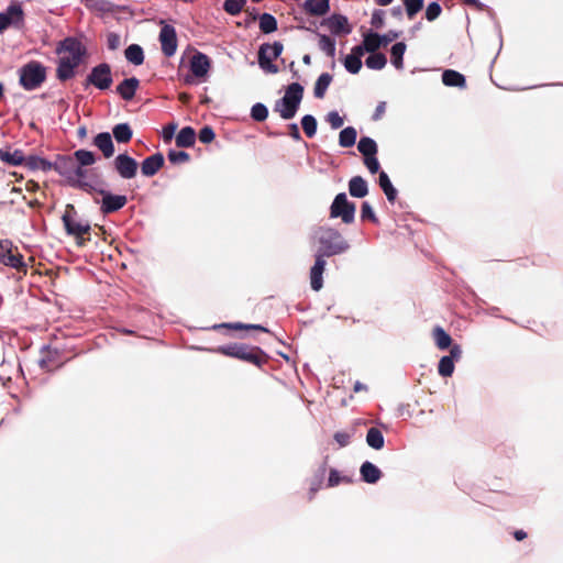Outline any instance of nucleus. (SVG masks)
<instances>
[{
  "instance_id": "1",
  "label": "nucleus",
  "mask_w": 563,
  "mask_h": 563,
  "mask_svg": "<svg viewBox=\"0 0 563 563\" xmlns=\"http://www.w3.org/2000/svg\"><path fill=\"white\" fill-rule=\"evenodd\" d=\"M96 156L92 152L78 150L73 155H58L53 162V170L65 177L69 184L79 185L85 190L96 194V202L106 214V189L101 181L88 176V167L93 165Z\"/></svg>"
},
{
  "instance_id": "2",
  "label": "nucleus",
  "mask_w": 563,
  "mask_h": 563,
  "mask_svg": "<svg viewBox=\"0 0 563 563\" xmlns=\"http://www.w3.org/2000/svg\"><path fill=\"white\" fill-rule=\"evenodd\" d=\"M314 239L320 244L317 255L322 257L342 254L350 249L341 233L332 228H319L314 232Z\"/></svg>"
},
{
  "instance_id": "3",
  "label": "nucleus",
  "mask_w": 563,
  "mask_h": 563,
  "mask_svg": "<svg viewBox=\"0 0 563 563\" xmlns=\"http://www.w3.org/2000/svg\"><path fill=\"white\" fill-rule=\"evenodd\" d=\"M303 88L301 85L294 82L288 86L284 97L276 102L274 111L278 112L284 120L295 117L301 102Z\"/></svg>"
},
{
  "instance_id": "4",
  "label": "nucleus",
  "mask_w": 563,
  "mask_h": 563,
  "mask_svg": "<svg viewBox=\"0 0 563 563\" xmlns=\"http://www.w3.org/2000/svg\"><path fill=\"white\" fill-rule=\"evenodd\" d=\"M46 80V68L37 60H31L19 69V84L25 90H35Z\"/></svg>"
},
{
  "instance_id": "5",
  "label": "nucleus",
  "mask_w": 563,
  "mask_h": 563,
  "mask_svg": "<svg viewBox=\"0 0 563 563\" xmlns=\"http://www.w3.org/2000/svg\"><path fill=\"white\" fill-rule=\"evenodd\" d=\"M0 263L24 275L27 272L23 255L19 252L18 246L9 240H0Z\"/></svg>"
},
{
  "instance_id": "6",
  "label": "nucleus",
  "mask_w": 563,
  "mask_h": 563,
  "mask_svg": "<svg viewBox=\"0 0 563 563\" xmlns=\"http://www.w3.org/2000/svg\"><path fill=\"white\" fill-rule=\"evenodd\" d=\"M283 48L284 46L279 42L261 45L258 49V65L265 73L276 74L278 71V67L273 62L280 56Z\"/></svg>"
},
{
  "instance_id": "7",
  "label": "nucleus",
  "mask_w": 563,
  "mask_h": 563,
  "mask_svg": "<svg viewBox=\"0 0 563 563\" xmlns=\"http://www.w3.org/2000/svg\"><path fill=\"white\" fill-rule=\"evenodd\" d=\"M77 210L76 208L68 203L65 207V212L62 217L65 230L67 234L73 235L77 239H82L85 234L89 233L90 227L88 223H82L77 220Z\"/></svg>"
},
{
  "instance_id": "8",
  "label": "nucleus",
  "mask_w": 563,
  "mask_h": 563,
  "mask_svg": "<svg viewBox=\"0 0 563 563\" xmlns=\"http://www.w3.org/2000/svg\"><path fill=\"white\" fill-rule=\"evenodd\" d=\"M57 53L62 55L59 60L68 62V64L71 65L74 64V67L76 68L81 62L84 48L78 40L74 37H67L60 42V45L57 48Z\"/></svg>"
},
{
  "instance_id": "9",
  "label": "nucleus",
  "mask_w": 563,
  "mask_h": 563,
  "mask_svg": "<svg viewBox=\"0 0 563 563\" xmlns=\"http://www.w3.org/2000/svg\"><path fill=\"white\" fill-rule=\"evenodd\" d=\"M331 218H341L344 223H352L355 217V205L347 200L344 192L336 195L331 207Z\"/></svg>"
},
{
  "instance_id": "10",
  "label": "nucleus",
  "mask_w": 563,
  "mask_h": 563,
  "mask_svg": "<svg viewBox=\"0 0 563 563\" xmlns=\"http://www.w3.org/2000/svg\"><path fill=\"white\" fill-rule=\"evenodd\" d=\"M210 70V59L202 53H195L190 58L191 75L185 77L186 84H195V78L205 80Z\"/></svg>"
},
{
  "instance_id": "11",
  "label": "nucleus",
  "mask_w": 563,
  "mask_h": 563,
  "mask_svg": "<svg viewBox=\"0 0 563 563\" xmlns=\"http://www.w3.org/2000/svg\"><path fill=\"white\" fill-rule=\"evenodd\" d=\"M64 364L60 352L56 347L45 346L41 351L38 365L46 372H52Z\"/></svg>"
},
{
  "instance_id": "12",
  "label": "nucleus",
  "mask_w": 563,
  "mask_h": 563,
  "mask_svg": "<svg viewBox=\"0 0 563 563\" xmlns=\"http://www.w3.org/2000/svg\"><path fill=\"white\" fill-rule=\"evenodd\" d=\"M333 35H347L352 32V25L346 16L342 14H332L322 21Z\"/></svg>"
},
{
  "instance_id": "13",
  "label": "nucleus",
  "mask_w": 563,
  "mask_h": 563,
  "mask_svg": "<svg viewBox=\"0 0 563 563\" xmlns=\"http://www.w3.org/2000/svg\"><path fill=\"white\" fill-rule=\"evenodd\" d=\"M159 42L163 53L170 57L177 51V35L172 25L164 24L159 32Z\"/></svg>"
},
{
  "instance_id": "14",
  "label": "nucleus",
  "mask_w": 563,
  "mask_h": 563,
  "mask_svg": "<svg viewBox=\"0 0 563 563\" xmlns=\"http://www.w3.org/2000/svg\"><path fill=\"white\" fill-rule=\"evenodd\" d=\"M114 168L122 178L131 179L137 170V163L126 154H120L114 158Z\"/></svg>"
},
{
  "instance_id": "15",
  "label": "nucleus",
  "mask_w": 563,
  "mask_h": 563,
  "mask_svg": "<svg viewBox=\"0 0 563 563\" xmlns=\"http://www.w3.org/2000/svg\"><path fill=\"white\" fill-rule=\"evenodd\" d=\"M363 55L364 54L362 52V48L357 47V46H354L351 49V53L345 55L343 60H342L346 71H349L350 74H353V75L360 73V70L362 68V57H363Z\"/></svg>"
},
{
  "instance_id": "16",
  "label": "nucleus",
  "mask_w": 563,
  "mask_h": 563,
  "mask_svg": "<svg viewBox=\"0 0 563 563\" xmlns=\"http://www.w3.org/2000/svg\"><path fill=\"white\" fill-rule=\"evenodd\" d=\"M325 267V260L321 255H316L314 265L310 271V284L311 288L319 291L322 288L323 279L322 275Z\"/></svg>"
},
{
  "instance_id": "17",
  "label": "nucleus",
  "mask_w": 563,
  "mask_h": 563,
  "mask_svg": "<svg viewBox=\"0 0 563 563\" xmlns=\"http://www.w3.org/2000/svg\"><path fill=\"white\" fill-rule=\"evenodd\" d=\"M380 34L375 32H366L363 34V42L360 45H356L357 47L362 48L363 54L365 53H376L382 45Z\"/></svg>"
},
{
  "instance_id": "18",
  "label": "nucleus",
  "mask_w": 563,
  "mask_h": 563,
  "mask_svg": "<svg viewBox=\"0 0 563 563\" xmlns=\"http://www.w3.org/2000/svg\"><path fill=\"white\" fill-rule=\"evenodd\" d=\"M139 85L140 81L137 78H126L118 85L117 92L121 96L122 99L131 100L134 97L135 91L139 88Z\"/></svg>"
},
{
  "instance_id": "19",
  "label": "nucleus",
  "mask_w": 563,
  "mask_h": 563,
  "mask_svg": "<svg viewBox=\"0 0 563 563\" xmlns=\"http://www.w3.org/2000/svg\"><path fill=\"white\" fill-rule=\"evenodd\" d=\"M164 157L162 154H154L145 158L142 163L141 170L145 176L155 175L163 166Z\"/></svg>"
},
{
  "instance_id": "20",
  "label": "nucleus",
  "mask_w": 563,
  "mask_h": 563,
  "mask_svg": "<svg viewBox=\"0 0 563 563\" xmlns=\"http://www.w3.org/2000/svg\"><path fill=\"white\" fill-rule=\"evenodd\" d=\"M221 353L224 355L238 357L241 360H253L254 355L252 352H250L246 347L241 345H229V346H222L219 349Z\"/></svg>"
},
{
  "instance_id": "21",
  "label": "nucleus",
  "mask_w": 563,
  "mask_h": 563,
  "mask_svg": "<svg viewBox=\"0 0 563 563\" xmlns=\"http://www.w3.org/2000/svg\"><path fill=\"white\" fill-rule=\"evenodd\" d=\"M442 82L448 87H465V78L462 74L453 69H446L442 74Z\"/></svg>"
},
{
  "instance_id": "22",
  "label": "nucleus",
  "mask_w": 563,
  "mask_h": 563,
  "mask_svg": "<svg viewBox=\"0 0 563 563\" xmlns=\"http://www.w3.org/2000/svg\"><path fill=\"white\" fill-rule=\"evenodd\" d=\"M360 471L362 478L369 484L376 483L382 476L379 468L371 462L363 463Z\"/></svg>"
},
{
  "instance_id": "23",
  "label": "nucleus",
  "mask_w": 563,
  "mask_h": 563,
  "mask_svg": "<svg viewBox=\"0 0 563 563\" xmlns=\"http://www.w3.org/2000/svg\"><path fill=\"white\" fill-rule=\"evenodd\" d=\"M349 191L353 197L363 198L368 192L367 183L361 176H355L349 183Z\"/></svg>"
},
{
  "instance_id": "24",
  "label": "nucleus",
  "mask_w": 563,
  "mask_h": 563,
  "mask_svg": "<svg viewBox=\"0 0 563 563\" xmlns=\"http://www.w3.org/2000/svg\"><path fill=\"white\" fill-rule=\"evenodd\" d=\"M87 81L99 89H106V63L98 65L88 76Z\"/></svg>"
},
{
  "instance_id": "25",
  "label": "nucleus",
  "mask_w": 563,
  "mask_h": 563,
  "mask_svg": "<svg viewBox=\"0 0 563 563\" xmlns=\"http://www.w3.org/2000/svg\"><path fill=\"white\" fill-rule=\"evenodd\" d=\"M0 159L12 166H19L24 163L26 164V158L21 150H15L13 152L0 151Z\"/></svg>"
},
{
  "instance_id": "26",
  "label": "nucleus",
  "mask_w": 563,
  "mask_h": 563,
  "mask_svg": "<svg viewBox=\"0 0 563 563\" xmlns=\"http://www.w3.org/2000/svg\"><path fill=\"white\" fill-rule=\"evenodd\" d=\"M124 56L126 60L135 66L143 64L144 62V53L140 45L131 44L124 51Z\"/></svg>"
},
{
  "instance_id": "27",
  "label": "nucleus",
  "mask_w": 563,
  "mask_h": 563,
  "mask_svg": "<svg viewBox=\"0 0 563 563\" xmlns=\"http://www.w3.org/2000/svg\"><path fill=\"white\" fill-rule=\"evenodd\" d=\"M3 13L11 20L12 25L18 26L23 23L24 12L19 2L11 3Z\"/></svg>"
},
{
  "instance_id": "28",
  "label": "nucleus",
  "mask_w": 563,
  "mask_h": 563,
  "mask_svg": "<svg viewBox=\"0 0 563 563\" xmlns=\"http://www.w3.org/2000/svg\"><path fill=\"white\" fill-rule=\"evenodd\" d=\"M305 8L310 14L323 15L329 10V0H307Z\"/></svg>"
},
{
  "instance_id": "29",
  "label": "nucleus",
  "mask_w": 563,
  "mask_h": 563,
  "mask_svg": "<svg viewBox=\"0 0 563 563\" xmlns=\"http://www.w3.org/2000/svg\"><path fill=\"white\" fill-rule=\"evenodd\" d=\"M196 134L194 129L186 126L176 136V144L179 147H189L195 143Z\"/></svg>"
},
{
  "instance_id": "30",
  "label": "nucleus",
  "mask_w": 563,
  "mask_h": 563,
  "mask_svg": "<svg viewBox=\"0 0 563 563\" xmlns=\"http://www.w3.org/2000/svg\"><path fill=\"white\" fill-rule=\"evenodd\" d=\"M318 45L319 48L329 57L333 58L335 56V41L325 34L318 33Z\"/></svg>"
},
{
  "instance_id": "31",
  "label": "nucleus",
  "mask_w": 563,
  "mask_h": 563,
  "mask_svg": "<svg viewBox=\"0 0 563 563\" xmlns=\"http://www.w3.org/2000/svg\"><path fill=\"white\" fill-rule=\"evenodd\" d=\"M25 165L27 167H30L31 169H41L43 172L53 170V162H49V161L38 157V156L26 157Z\"/></svg>"
},
{
  "instance_id": "32",
  "label": "nucleus",
  "mask_w": 563,
  "mask_h": 563,
  "mask_svg": "<svg viewBox=\"0 0 563 563\" xmlns=\"http://www.w3.org/2000/svg\"><path fill=\"white\" fill-rule=\"evenodd\" d=\"M366 443L375 450L383 449L385 443L383 433L376 428H371L366 435Z\"/></svg>"
},
{
  "instance_id": "33",
  "label": "nucleus",
  "mask_w": 563,
  "mask_h": 563,
  "mask_svg": "<svg viewBox=\"0 0 563 563\" xmlns=\"http://www.w3.org/2000/svg\"><path fill=\"white\" fill-rule=\"evenodd\" d=\"M406 52V44L402 42H398L395 45H393L390 53H391V64L397 69H402L404 63L402 57Z\"/></svg>"
},
{
  "instance_id": "34",
  "label": "nucleus",
  "mask_w": 563,
  "mask_h": 563,
  "mask_svg": "<svg viewBox=\"0 0 563 563\" xmlns=\"http://www.w3.org/2000/svg\"><path fill=\"white\" fill-rule=\"evenodd\" d=\"M332 81V76L328 73H323L319 76L314 85V96L317 98H323L327 89Z\"/></svg>"
},
{
  "instance_id": "35",
  "label": "nucleus",
  "mask_w": 563,
  "mask_h": 563,
  "mask_svg": "<svg viewBox=\"0 0 563 563\" xmlns=\"http://www.w3.org/2000/svg\"><path fill=\"white\" fill-rule=\"evenodd\" d=\"M379 186L386 195L388 201L393 202L396 199L397 191L391 185V181L385 172L379 174Z\"/></svg>"
},
{
  "instance_id": "36",
  "label": "nucleus",
  "mask_w": 563,
  "mask_h": 563,
  "mask_svg": "<svg viewBox=\"0 0 563 563\" xmlns=\"http://www.w3.org/2000/svg\"><path fill=\"white\" fill-rule=\"evenodd\" d=\"M433 339L435 345L440 350H445L451 346L452 339L441 327H437L433 329Z\"/></svg>"
},
{
  "instance_id": "37",
  "label": "nucleus",
  "mask_w": 563,
  "mask_h": 563,
  "mask_svg": "<svg viewBox=\"0 0 563 563\" xmlns=\"http://www.w3.org/2000/svg\"><path fill=\"white\" fill-rule=\"evenodd\" d=\"M387 64V59L382 53H371V55L366 58L365 65L369 69L380 70Z\"/></svg>"
},
{
  "instance_id": "38",
  "label": "nucleus",
  "mask_w": 563,
  "mask_h": 563,
  "mask_svg": "<svg viewBox=\"0 0 563 563\" xmlns=\"http://www.w3.org/2000/svg\"><path fill=\"white\" fill-rule=\"evenodd\" d=\"M260 29L263 33L269 34L277 30V21L269 13H263L260 16Z\"/></svg>"
},
{
  "instance_id": "39",
  "label": "nucleus",
  "mask_w": 563,
  "mask_h": 563,
  "mask_svg": "<svg viewBox=\"0 0 563 563\" xmlns=\"http://www.w3.org/2000/svg\"><path fill=\"white\" fill-rule=\"evenodd\" d=\"M356 141V130L352 126L345 128L340 132L339 143L342 147H350Z\"/></svg>"
},
{
  "instance_id": "40",
  "label": "nucleus",
  "mask_w": 563,
  "mask_h": 563,
  "mask_svg": "<svg viewBox=\"0 0 563 563\" xmlns=\"http://www.w3.org/2000/svg\"><path fill=\"white\" fill-rule=\"evenodd\" d=\"M112 132L114 139L121 143H125L132 137V130L126 123L115 125Z\"/></svg>"
},
{
  "instance_id": "41",
  "label": "nucleus",
  "mask_w": 563,
  "mask_h": 563,
  "mask_svg": "<svg viewBox=\"0 0 563 563\" xmlns=\"http://www.w3.org/2000/svg\"><path fill=\"white\" fill-rule=\"evenodd\" d=\"M357 148L364 157L375 155L377 152V145L371 137H362L358 142Z\"/></svg>"
},
{
  "instance_id": "42",
  "label": "nucleus",
  "mask_w": 563,
  "mask_h": 563,
  "mask_svg": "<svg viewBox=\"0 0 563 563\" xmlns=\"http://www.w3.org/2000/svg\"><path fill=\"white\" fill-rule=\"evenodd\" d=\"M74 64H68V62H62L59 60L58 67H57V78L62 81H66L74 77Z\"/></svg>"
},
{
  "instance_id": "43",
  "label": "nucleus",
  "mask_w": 563,
  "mask_h": 563,
  "mask_svg": "<svg viewBox=\"0 0 563 563\" xmlns=\"http://www.w3.org/2000/svg\"><path fill=\"white\" fill-rule=\"evenodd\" d=\"M454 361H452V357L442 356L439 362V374L443 377H450L454 372Z\"/></svg>"
},
{
  "instance_id": "44",
  "label": "nucleus",
  "mask_w": 563,
  "mask_h": 563,
  "mask_svg": "<svg viewBox=\"0 0 563 563\" xmlns=\"http://www.w3.org/2000/svg\"><path fill=\"white\" fill-rule=\"evenodd\" d=\"M126 203V197L123 195H110L108 194V212H113Z\"/></svg>"
},
{
  "instance_id": "45",
  "label": "nucleus",
  "mask_w": 563,
  "mask_h": 563,
  "mask_svg": "<svg viewBox=\"0 0 563 563\" xmlns=\"http://www.w3.org/2000/svg\"><path fill=\"white\" fill-rule=\"evenodd\" d=\"M301 125L307 136L312 137L317 132V120L314 117L307 114L301 119Z\"/></svg>"
},
{
  "instance_id": "46",
  "label": "nucleus",
  "mask_w": 563,
  "mask_h": 563,
  "mask_svg": "<svg viewBox=\"0 0 563 563\" xmlns=\"http://www.w3.org/2000/svg\"><path fill=\"white\" fill-rule=\"evenodd\" d=\"M405 4L406 12L411 19L416 15L423 7V0H401Z\"/></svg>"
},
{
  "instance_id": "47",
  "label": "nucleus",
  "mask_w": 563,
  "mask_h": 563,
  "mask_svg": "<svg viewBox=\"0 0 563 563\" xmlns=\"http://www.w3.org/2000/svg\"><path fill=\"white\" fill-rule=\"evenodd\" d=\"M251 115L255 121H264L268 115V110L263 103H255L252 107Z\"/></svg>"
},
{
  "instance_id": "48",
  "label": "nucleus",
  "mask_w": 563,
  "mask_h": 563,
  "mask_svg": "<svg viewBox=\"0 0 563 563\" xmlns=\"http://www.w3.org/2000/svg\"><path fill=\"white\" fill-rule=\"evenodd\" d=\"M244 3L245 0H225L223 7L229 14L235 15L242 10Z\"/></svg>"
},
{
  "instance_id": "49",
  "label": "nucleus",
  "mask_w": 563,
  "mask_h": 563,
  "mask_svg": "<svg viewBox=\"0 0 563 563\" xmlns=\"http://www.w3.org/2000/svg\"><path fill=\"white\" fill-rule=\"evenodd\" d=\"M327 121L334 130L340 129L344 123L343 118L336 111L329 112Z\"/></svg>"
},
{
  "instance_id": "50",
  "label": "nucleus",
  "mask_w": 563,
  "mask_h": 563,
  "mask_svg": "<svg viewBox=\"0 0 563 563\" xmlns=\"http://www.w3.org/2000/svg\"><path fill=\"white\" fill-rule=\"evenodd\" d=\"M441 7L437 2H431L426 10V18L429 21L435 20L441 14Z\"/></svg>"
},
{
  "instance_id": "51",
  "label": "nucleus",
  "mask_w": 563,
  "mask_h": 563,
  "mask_svg": "<svg viewBox=\"0 0 563 563\" xmlns=\"http://www.w3.org/2000/svg\"><path fill=\"white\" fill-rule=\"evenodd\" d=\"M168 159L173 163H183L189 159V155L183 151H170L168 153Z\"/></svg>"
},
{
  "instance_id": "52",
  "label": "nucleus",
  "mask_w": 563,
  "mask_h": 563,
  "mask_svg": "<svg viewBox=\"0 0 563 563\" xmlns=\"http://www.w3.org/2000/svg\"><path fill=\"white\" fill-rule=\"evenodd\" d=\"M177 126L178 125L176 123H169L163 128L162 136L165 142H169L174 137Z\"/></svg>"
},
{
  "instance_id": "53",
  "label": "nucleus",
  "mask_w": 563,
  "mask_h": 563,
  "mask_svg": "<svg viewBox=\"0 0 563 563\" xmlns=\"http://www.w3.org/2000/svg\"><path fill=\"white\" fill-rule=\"evenodd\" d=\"M214 139V132L210 126H205L200 130L199 140L202 143H210Z\"/></svg>"
},
{
  "instance_id": "54",
  "label": "nucleus",
  "mask_w": 563,
  "mask_h": 563,
  "mask_svg": "<svg viewBox=\"0 0 563 563\" xmlns=\"http://www.w3.org/2000/svg\"><path fill=\"white\" fill-rule=\"evenodd\" d=\"M364 164L366 165V167L368 168V170L372 174L377 173L379 169V163H378L377 158L375 157V155L364 157Z\"/></svg>"
},
{
  "instance_id": "55",
  "label": "nucleus",
  "mask_w": 563,
  "mask_h": 563,
  "mask_svg": "<svg viewBox=\"0 0 563 563\" xmlns=\"http://www.w3.org/2000/svg\"><path fill=\"white\" fill-rule=\"evenodd\" d=\"M362 218L363 219H369L372 221H376V217H375V213L373 211V208L371 207V205L368 202H364L362 205Z\"/></svg>"
},
{
  "instance_id": "56",
  "label": "nucleus",
  "mask_w": 563,
  "mask_h": 563,
  "mask_svg": "<svg viewBox=\"0 0 563 563\" xmlns=\"http://www.w3.org/2000/svg\"><path fill=\"white\" fill-rule=\"evenodd\" d=\"M93 143L103 153V155L106 156V132L99 133L95 137V142Z\"/></svg>"
},
{
  "instance_id": "57",
  "label": "nucleus",
  "mask_w": 563,
  "mask_h": 563,
  "mask_svg": "<svg viewBox=\"0 0 563 563\" xmlns=\"http://www.w3.org/2000/svg\"><path fill=\"white\" fill-rule=\"evenodd\" d=\"M334 440L340 444V446H345L350 443V434L346 432H336L334 434Z\"/></svg>"
},
{
  "instance_id": "58",
  "label": "nucleus",
  "mask_w": 563,
  "mask_h": 563,
  "mask_svg": "<svg viewBox=\"0 0 563 563\" xmlns=\"http://www.w3.org/2000/svg\"><path fill=\"white\" fill-rule=\"evenodd\" d=\"M448 357H452V361H459L462 356V349L460 345H453L450 350V355Z\"/></svg>"
},
{
  "instance_id": "59",
  "label": "nucleus",
  "mask_w": 563,
  "mask_h": 563,
  "mask_svg": "<svg viewBox=\"0 0 563 563\" xmlns=\"http://www.w3.org/2000/svg\"><path fill=\"white\" fill-rule=\"evenodd\" d=\"M385 110H386V102H384V101L379 102L375 109L373 119L379 120L384 115Z\"/></svg>"
},
{
  "instance_id": "60",
  "label": "nucleus",
  "mask_w": 563,
  "mask_h": 563,
  "mask_svg": "<svg viewBox=\"0 0 563 563\" xmlns=\"http://www.w3.org/2000/svg\"><path fill=\"white\" fill-rule=\"evenodd\" d=\"M11 24V20L3 13L0 12V33L7 30Z\"/></svg>"
},
{
  "instance_id": "61",
  "label": "nucleus",
  "mask_w": 563,
  "mask_h": 563,
  "mask_svg": "<svg viewBox=\"0 0 563 563\" xmlns=\"http://www.w3.org/2000/svg\"><path fill=\"white\" fill-rule=\"evenodd\" d=\"M233 329H256V330H261V331H264V332H267V329L262 327V325H258V324H242V323H236V324H233L232 325Z\"/></svg>"
},
{
  "instance_id": "62",
  "label": "nucleus",
  "mask_w": 563,
  "mask_h": 563,
  "mask_svg": "<svg viewBox=\"0 0 563 563\" xmlns=\"http://www.w3.org/2000/svg\"><path fill=\"white\" fill-rule=\"evenodd\" d=\"M108 46L110 48H117L120 46V36L117 34L108 35Z\"/></svg>"
},
{
  "instance_id": "63",
  "label": "nucleus",
  "mask_w": 563,
  "mask_h": 563,
  "mask_svg": "<svg viewBox=\"0 0 563 563\" xmlns=\"http://www.w3.org/2000/svg\"><path fill=\"white\" fill-rule=\"evenodd\" d=\"M340 483V474L336 471H331L328 479L329 486L333 487Z\"/></svg>"
},
{
  "instance_id": "64",
  "label": "nucleus",
  "mask_w": 563,
  "mask_h": 563,
  "mask_svg": "<svg viewBox=\"0 0 563 563\" xmlns=\"http://www.w3.org/2000/svg\"><path fill=\"white\" fill-rule=\"evenodd\" d=\"M290 129V135L295 139V140H299L300 139V133H299V129H298V125L297 124H291L289 126Z\"/></svg>"
}]
</instances>
